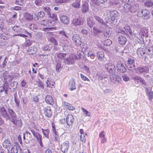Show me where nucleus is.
Wrapping results in <instances>:
<instances>
[{
	"label": "nucleus",
	"mask_w": 153,
	"mask_h": 153,
	"mask_svg": "<svg viewBox=\"0 0 153 153\" xmlns=\"http://www.w3.org/2000/svg\"><path fill=\"white\" fill-rule=\"evenodd\" d=\"M15 125H17L19 127H21L22 125V123L20 119L18 118L16 120L14 119L11 121Z\"/></svg>",
	"instance_id": "obj_27"
},
{
	"label": "nucleus",
	"mask_w": 153,
	"mask_h": 153,
	"mask_svg": "<svg viewBox=\"0 0 153 153\" xmlns=\"http://www.w3.org/2000/svg\"><path fill=\"white\" fill-rule=\"evenodd\" d=\"M45 100L46 102L49 105H53L54 104L53 99L52 97L50 95L46 96Z\"/></svg>",
	"instance_id": "obj_16"
},
{
	"label": "nucleus",
	"mask_w": 153,
	"mask_h": 153,
	"mask_svg": "<svg viewBox=\"0 0 153 153\" xmlns=\"http://www.w3.org/2000/svg\"><path fill=\"white\" fill-rule=\"evenodd\" d=\"M42 3V0H36L35 1V4L37 6H40Z\"/></svg>",
	"instance_id": "obj_51"
},
{
	"label": "nucleus",
	"mask_w": 153,
	"mask_h": 153,
	"mask_svg": "<svg viewBox=\"0 0 153 153\" xmlns=\"http://www.w3.org/2000/svg\"><path fill=\"white\" fill-rule=\"evenodd\" d=\"M112 43V41L109 39L106 40L104 42V45L106 46H108L110 45Z\"/></svg>",
	"instance_id": "obj_48"
},
{
	"label": "nucleus",
	"mask_w": 153,
	"mask_h": 153,
	"mask_svg": "<svg viewBox=\"0 0 153 153\" xmlns=\"http://www.w3.org/2000/svg\"><path fill=\"white\" fill-rule=\"evenodd\" d=\"M74 55H71L70 56L64 60V62L68 64H72L74 62Z\"/></svg>",
	"instance_id": "obj_10"
},
{
	"label": "nucleus",
	"mask_w": 153,
	"mask_h": 153,
	"mask_svg": "<svg viewBox=\"0 0 153 153\" xmlns=\"http://www.w3.org/2000/svg\"><path fill=\"white\" fill-rule=\"evenodd\" d=\"M45 16V14L44 12L43 11H41L38 13L37 17L39 16L40 18H42L44 17Z\"/></svg>",
	"instance_id": "obj_49"
},
{
	"label": "nucleus",
	"mask_w": 153,
	"mask_h": 153,
	"mask_svg": "<svg viewBox=\"0 0 153 153\" xmlns=\"http://www.w3.org/2000/svg\"><path fill=\"white\" fill-rule=\"evenodd\" d=\"M42 131L44 134V135L46 137H47L48 135L49 131L48 129L44 130L43 129H42Z\"/></svg>",
	"instance_id": "obj_46"
},
{
	"label": "nucleus",
	"mask_w": 153,
	"mask_h": 153,
	"mask_svg": "<svg viewBox=\"0 0 153 153\" xmlns=\"http://www.w3.org/2000/svg\"><path fill=\"white\" fill-rule=\"evenodd\" d=\"M59 42L61 44H62L63 49L64 51L68 52L69 50V47L66 43H64L62 40H60Z\"/></svg>",
	"instance_id": "obj_25"
},
{
	"label": "nucleus",
	"mask_w": 153,
	"mask_h": 153,
	"mask_svg": "<svg viewBox=\"0 0 153 153\" xmlns=\"http://www.w3.org/2000/svg\"><path fill=\"white\" fill-rule=\"evenodd\" d=\"M105 67L107 71L110 73H113L114 71H115L114 66L111 63L105 64Z\"/></svg>",
	"instance_id": "obj_7"
},
{
	"label": "nucleus",
	"mask_w": 153,
	"mask_h": 153,
	"mask_svg": "<svg viewBox=\"0 0 153 153\" xmlns=\"http://www.w3.org/2000/svg\"><path fill=\"white\" fill-rule=\"evenodd\" d=\"M40 24L44 26L47 27L46 28H43V30L46 31V30L52 29L51 22V20L49 19L43 20L40 22Z\"/></svg>",
	"instance_id": "obj_1"
},
{
	"label": "nucleus",
	"mask_w": 153,
	"mask_h": 153,
	"mask_svg": "<svg viewBox=\"0 0 153 153\" xmlns=\"http://www.w3.org/2000/svg\"><path fill=\"white\" fill-rule=\"evenodd\" d=\"M2 145L4 147L8 150L10 149L12 145L10 141L8 140H5L2 143Z\"/></svg>",
	"instance_id": "obj_23"
},
{
	"label": "nucleus",
	"mask_w": 153,
	"mask_h": 153,
	"mask_svg": "<svg viewBox=\"0 0 153 153\" xmlns=\"http://www.w3.org/2000/svg\"><path fill=\"white\" fill-rule=\"evenodd\" d=\"M104 35L106 37H109L110 36L109 31L107 30H105L104 32Z\"/></svg>",
	"instance_id": "obj_56"
},
{
	"label": "nucleus",
	"mask_w": 153,
	"mask_h": 153,
	"mask_svg": "<svg viewBox=\"0 0 153 153\" xmlns=\"http://www.w3.org/2000/svg\"><path fill=\"white\" fill-rule=\"evenodd\" d=\"M25 16L27 20H31L33 19V16L28 13H26L25 14Z\"/></svg>",
	"instance_id": "obj_40"
},
{
	"label": "nucleus",
	"mask_w": 153,
	"mask_h": 153,
	"mask_svg": "<svg viewBox=\"0 0 153 153\" xmlns=\"http://www.w3.org/2000/svg\"><path fill=\"white\" fill-rule=\"evenodd\" d=\"M50 16L49 15L48 16V17L49 18L53 20H57L58 19L57 16L56 14H50Z\"/></svg>",
	"instance_id": "obj_42"
},
{
	"label": "nucleus",
	"mask_w": 153,
	"mask_h": 153,
	"mask_svg": "<svg viewBox=\"0 0 153 153\" xmlns=\"http://www.w3.org/2000/svg\"><path fill=\"white\" fill-rule=\"evenodd\" d=\"M142 10L143 15V18L145 19H147L149 14V10L146 9H144Z\"/></svg>",
	"instance_id": "obj_30"
},
{
	"label": "nucleus",
	"mask_w": 153,
	"mask_h": 153,
	"mask_svg": "<svg viewBox=\"0 0 153 153\" xmlns=\"http://www.w3.org/2000/svg\"><path fill=\"white\" fill-rule=\"evenodd\" d=\"M145 7H149L153 6V1L151 0H142Z\"/></svg>",
	"instance_id": "obj_18"
},
{
	"label": "nucleus",
	"mask_w": 153,
	"mask_h": 153,
	"mask_svg": "<svg viewBox=\"0 0 153 153\" xmlns=\"http://www.w3.org/2000/svg\"><path fill=\"white\" fill-rule=\"evenodd\" d=\"M50 40L51 42L54 44L56 45H58V43L56 40L53 37L51 38L50 39Z\"/></svg>",
	"instance_id": "obj_53"
},
{
	"label": "nucleus",
	"mask_w": 153,
	"mask_h": 153,
	"mask_svg": "<svg viewBox=\"0 0 153 153\" xmlns=\"http://www.w3.org/2000/svg\"><path fill=\"white\" fill-rule=\"evenodd\" d=\"M66 53H59L57 54L58 58L61 59H64L66 56Z\"/></svg>",
	"instance_id": "obj_41"
},
{
	"label": "nucleus",
	"mask_w": 153,
	"mask_h": 153,
	"mask_svg": "<svg viewBox=\"0 0 153 153\" xmlns=\"http://www.w3.org/2000/svg\"><path fill=\"white\" fill-rule=\"evenodd\" d=\"M110 17L111 21L114 20L115 17L118 16V12L116 10L109 11Z\"/></svg>",
	"instance_id": "obj_13"
},
{
	"label": "nucleus",
	"mask_w": 153,
	"mask_h": 153,
	"mask_svg": "<svg viewBox=\"0 0 153 153\" xmlns=\"http://www.w3.org/2000/svg\"><path fill=\"white\" fill-rule=\"evenodd\" d=\"M97 56L99 59L102 60L104 57V53L102 51H98L97 53Z\"/></svg>",
	"instance_id": "obj_33"
},
{
	"label": "nucleus",
	"mask_w": 153,
	"mask_h": 153,
	"mask_svg": "<svg viewBox=\"0 0 153 153\" xmlns=\"http://www.w3.org/2000/svg\"><path fill=\"white\" fill-rule=\"evenodd\" d=\"M60 20L65 24H68L69 23V17L66 16L62 15L60 17Z\"/></svg>",
	"instance_id": "obj_15"
},
{
	"label": "nucleus",
	"mask_w": 153,
	"mask_h": 153,
	"mask_svg": "<svg viewBox=\"0 0 153 153\" xmlns=\"http://www.w3.org/2000/svg\"><path fill=\"white\" fill-rule=\"evenodd\" d=\"M5 76H4V78L6 82H11L13 79V77L9 75H7V76L5 75Z\"/></svg>",
	"instance_id": "obj_39"
},
{
	"label": "nucleus",
	"mask_w": 153,
	"mask_h": 153,
	"mask_svg": "<svg viewBox=\"0 0 153 153\" xmlns=\"http://www.w3.org/2000/svg\"><path fill=\"white\" fill-rule=\"evenodd\" d=\"M56 70L58 71H60L61 68V65L60 64H58L56 66Z\"/></svg>",
	"instance_id": "obj_58"
},
{
	"label": "nucleus",
	"mask_w": 153,
	"mask_h": 153,
	"mask_svg": "<svg viewBox=\"0 0 153 153\" xmlns=\"http://www.w3.org/2000/svg\"><path fill=\"white\" fill-rule=\"evenodd\" d=\"M81 77L82 79L84 81L87 80L89 81H90L89 79L88 78L82 74H81Z\"/></svg>",
	"instance_id": "obj_60"
},
{
	"label": "nucleus",
	"mask_w": 153,
	"mask_h": 153,
	"mask_svg": "<svg viewBox=\"0 0 153 153\" xmlns=\"http://www.w3.org/2000/svg\"><path fill=\"white\" fill-rule=\"evenodd\" d=\"M139 9V4H133L131 7V12L134 13Z\"/></svg>",
	"instance_id": "obj_28"
},
{
	"label": "nucleus",
	"mask_w": 153,
	"mask_h": 153,
	"mask_svg": "<svg viewBox=\"0 0 153 153\" xmlns=\"http://www.w3.org/2000/svg\"><path fill=\"white\" fill-rule=\"evenodd\" d=\"M37 51V48L35 46H32L29 48L27 50V52L29 54H33Z\"/></svg>",
	"instance_id": "obj_24"
},
{
	"label": "nucleus",
	"mask_w": 153,
	"mask_h": 153,
	"mask_svg": "<svg viewBox=\"0 0 153 153\" xmlns=\"http://www.w3.org/2000/svg\"><path fill=\"white\" fill-rule=\"evenodd\" d=\"M131 5L130 4H126L123 7L122 10L126 13L131 12Z\"/></svg>",
	"instance_id": "obj_26"
},
{
	"label": "nucleus",
	"mask_w": 153,
	"mask_h": 153,
	"mask_svg": "<svg viewBox=\"0 0 153 153\" xmlns=\"http://www.w3.org/2000/svg\"><path fill=\"white\" fill-rule=\"evenodd\" d=\"M134 79L135 80H137V82H140L143 84H145L146 83L145 81L140 76H135Z\"/></svg>",
	"instance_id": "obj_35"
},
{
	"label": "nucleus",
	"mask_w": 153,
	"mask_h": 153,
	"mask_svg": "<svg viewBox=\"0 0 153 153\" xmlns=\"http://www.w3.org/2000/svg\"><path fill=\"white\" fill-rule=\"evenodd\" d=\"M75 84V83L74 79H71L70 80L69 85L70 86V89L71 91H72L76 89Z\"/></svg>",
	"instance_id": "obj_32"
},
{
	"label": "nucleus",
	"mask_w": 153,
	"mask_h": 153,
	"mask_svg": "<svg viewBox=\"0 0 153 153\" xmlns=\"http://www.w3.org/2000/svg\"><path fill=\"white\" fill-rule=\"evenodd\" d=\"M0 115L6 119H10L9 114L7 113L5 108L3 106L0 107Z\"/></svg>",
	"instance_id": "obj_4"
},
{
	"label": "nucleus",
	"mask_w": 153,
	"mask_h": 153,
	"mask_svg": "<svg viewBox=\"0 0 153 153\" xmlns=\"http://www.w3.org/2000/svg\"><path fill=\"white\" fill-rule=\"evenodd\" d=\"M31 131L33 134V135L36 138L37 141H39V143L41 146L42 144V136L39 133L36 132L32 130H31Z\"/></svg>",
	"instance_id": "obj_9"
},
{
	"label": "nucleus",
	"mask_w": 153,
	"mask_h": 153,
	"mask_svg": "<svg viewBox=\"0 0 153 153\" xmlns=\"http://www.w3.org/2000/svg\"><path fill=\"white\" fill-rule=\"evenodd\" d=\"M145 49L143 48H138L137 51V53L138 55H143L145 53Z\"/></svg>",
	"instance_id": "obj_36"
},
{
	"label": "nucleus",
	"mask_w": 153,
	"mask_h": 153,
	"mask_svg": "<svg viewBox=\"0 0 153 153\" xmlns=\"http://www.w3.org/2000/svg\"><path fill=\"white\" fill-rule=\"evenodd\" d=\"M44 113L45 115L48 117H50L52 115V112L51 108L49 107H47L44 109Z\"/></svg>",
	"instance_id": "obj_14"
},
{
	"label": "nucleus",
	"mask_w": 153,
	"mask_h": 153,
	"mask_svg": "<svg viewBox=\"0 0 153 153\" xmlns=\"http://www.w3.org/2000/svg\"><path fill=\"white\" fill-rule=\"evenodd\" d=\"M94 17L95 20L97 21L100 24L104 26L105 27L108 26L107 23H108V22H104V20L100 17L97 16L95 15Z\"/></svg>",
	"instance_id": "obj_5"
},
{
	"label": "nucleus",
	"mask_w": 153,
	"mask_h": 153,
	"mask_svg": "<svg viewBox=\"0 0 153 153\" xmlns=\"http://www.w3.org/2000/svg\"><path fill=\"white\" fill-rule=\"evenodd\" d=\"M81 0H75L72 3V6L76 8H79Z\"/></svg>",
	"instance_id": "obj_31"
},
{
	"label": "nucleus",
	"mask_w": 153,
	"mask_h": 153,
	"mask_svg": "<svg viewBox=\"0 0 153 153\" xmlns=\"http://www.w3.org/2000/svg\"><path fill=\"white\" fill-rule=\"evenodd\" d=\"M85 137V136L84 134H81L80 140H81L83 143H85L86 141V138Z\"/></svg>",
	"instance_id": "obj_54"
},
{
	"label": "nucleus",
	"mask_w": 153,
	"mask_h": 153,
	"mask_svg": "<svg viewBox=\"0 0 153 153\" xmlns=\"http://www.w3.org/2000/svg\"><path fill=\"white\" fill-rule=\"evenodd\" d=\"M87 25L90 27H92L95 23L93 19L92 18L91 16L87 17L86 19Z\"/></svg>",
	"instance_id": "obj_22"
},
{
	"label": "nucleus",
	"mask_w": 153,
	"mask_h": 153,
	"mask_svg": "<svg viewBox=\"0 0 153 153\" xmlns=\"http://www.w3.org/2000/svg\"><path fill=\"white\" fill-rule=\"evenodd\" d=\"M118 41L121 45H124L126 42V39L123 35H120L118 37Z\"/></svg>",
	"instance_id": "obj_20"
},
{
	"label": "nucleus",
	"mask_w": 153,
	"mask_h": 153,
	"mask_svg": "<svg viewBox=\"0 0 153 153\" xmlns=\"http://www.w3.org/2000/svg\"><path fill=\"white\" fill-rule=\"evenodd\" d=\"M81 32L84 34L87 35L88 33L87 30L85 29H82L81 31Z\"/></svg>",
	"instance_id": "obj_64"
},
{
	"label": "nucleus",
	"mask_w": 153,
	"mask_h": 153,
	"mask_svg": "<svg viewBox=\"0 0 153 153\" xmlns=\"http://www.w3.org/2000/svg\"><path fill=\"white\" fill-rule=\"evenodd\" d=\"M9 115V117H10L9 119H6V120H10L11 121L16 118V115L15 114L14 111L12 109H9L8 110Z\"/></svg>",
	"instance_id": "obj_12"
},
{
	"label": "nucleus",
	"mask_w": 153,
	"mask_h": 153,
	"mask_svg": "<svg viewBox=\"0 0 153 153\" xmlns=\"http://www.w3.org/2000/svg\"><path fill=\"white\" fill-rule=\"evenodd\" d=\"M4 20L3 19H0V28L1 30H2L4 29Z\"/></svg>",
	"instance_id": "obj_47"
},
{
	"label": "nucleus",
	"mask_w": 153,
	"mask_h": 153,
	"mask_svg": "<svg viewBox=\"0 0 153 153\" xmlns=\"http://www.w3.org/2000/svg\"><path fill=\"white\" fill-rule=\"evenodd\" d=\"M30 28L32 30L36 29L37 27L36 25L34 24H31L30 26Z\"/></svg>",
	"instance_id": "obj_59"
},
{
	"label": "nucleus",
	"mask_w": 153,
	"mask_h": 153,
	"mask_svg": "<svg viewBox=\"0 0 153 153\" xmlns=\"http://www.w3.org/2000/svg\"><path fill=\"white\" fill-rule=\"evenodd\" d=\"M99 136L100 138L105 137V133L104 131H101L99 134Z\"/></svg>",
	"instance_id": "obj_57"
},
{
	"label": "nucleus",
	"mask_w": 153,
	"mask_h": 153,
	"mask_svg": "<svg viewBox=\"0 0 153 153\" xmlns=\"http://www.w3.org/2000/svg\"><path fill=\"white\" fill-rule=\"evenodd\" d=\"M117 68L120 72L123 73L126 72V69L123 64L120 61H118L117 65Z\"/></svg>",
	"instance_id": "obj_3"
},
{
	"label": "nucleus",
	"mask_w": 153,
	"mask_h": 153,
	"mask_svg": "<svg viewBox=\"0 0 153 153\" xmlns=\"http://www.w3.org/2000/svg\"><path fill=\"white\" fill-rule=\"evenodd\" d=\"M110 78L111 81L115 84L120 82L122 80L121 78L119 76L114 74L111 75Z\"/></svg>",
	"instance_id": "obj_2"
},
{
	"label": "nucleus",
	"mask_w": 153,
	"mask_h": 153,
	"mask_svg": "<svg viewBox=\"0 0 153 153\" xmlns=\"http://www.w3.org/2000/svg\"><path fill=\"white\" fill-rule=\"evenodd\" d=\"M134 60L131 58H129L127 61L128 65L134 64Z\"/></svg>",
	"instance_id": "obj_63"
},
{
	"label": "nucleus",
	"mask_w": 153,
	"mask_h": 153,
	"mask_svg": "<svg viewBox=\"0 0 153 153\" xmlns=\"http://www.w3.org/2000/svg\"><path fill=\"white\" fill-rule=\"evenodd\" d=\"M20 146L19 145L13 146L11 149L10 153H17Z\"/></svg>",
	"instance_id": "obj_29"
},
{
	"label": "nucleus",
	"mask_w": 153,
	"mask_h": 153,
	"mask_svg": "<svg viewBox=\"0 0 153 153\" xmlns=\"http://www.w3.org/2000/svg\"><path fill=\"white\" fill-rule=\"evenodd\" d=\"M127 66L129 68H130L129 70H132L133 68H134V64L128 65Z\"/></svg>",
	"instance_id": "obj_62"
},
{
	"label": "nucleus",
	"mask_w": 153,
	"mask_h": 153,
	"mask_svg": "<svg viewBox=\"0 0 153 153\" xmlns=\"http://www.w3.org/2000/svg\"><path fill=\"white\" fill-rule=\"evenodd\" d=\"M46 83L47 85V86L48 87H50L51 85L53 86L55 82H53L52 81H49L48 80H47Z\"/></svg>",
	"instance_id": "obj_50"
},
{
	"label": "nucleus",
	"mask_w": 153,
	"mask_h": 153,
	"mask_svg": "<svg viewBox=\"0 0 153 153\" xmlns=\"http://www.w3.org/2000/svg\"><path fill=\"white\" fill-rule=\"evenodd\" d=\"M81 109L82 111L83 115L85 117H90V116L91 114L90 112H88V111H87L86 109L84 108L83 107H82L81 108Z\"/></svg>",
	"instance_id": "obj_37"
},
{
	"label": "nucleus",
	"mask_w": 153,
	"mask_h": 153,
	"mask_svg": "<svg viewBox=\"0 0 153 153\" xmlns=\"http://www.w3.org/2000/svg\"><path fill=\"white\" fill-rule=\"evenodd\" d=\"M72 40L74 43L76 45H81L82 43L81 39L79 35H74L72 37Z\"/></svg>",
	"instance_id": "obj_6"
},
{
	"label": "nucleus",
	"mask_w": 153,
	"mask_h": 153,
	"mask_svg": "<svg viewBox=\"0 0 153 153\" xmlns=\"http://www.w3.org/2000/svg\"><path fill=\"white\" fill-rule=\"evenodd\" d=\"M135 71L137 73L141 74L144 72L147 73L149 69L146 67L144 68L140 67L135 69Z\"/></svg>",
	"instance_id": "obj_17"
},
{
	"label": "nucleus",
	"mask_w": 153,
	"mask_h": 153,
	"mask_svg": "<svg viewBox=\"0 0 153 153\" xmlns=\"http://www.w3.org/2000/svg\"><path fill=\"white\" fill-rule=\"evenodd\" d=\"M35 84L37 85L38 87H40L43 89H44V85L41 81H36Z\"/></svg>",
	"instance_id": "obj_44"
},
{
	"label": "nucleus",
	"mask_w": 153,
	"mask_h": 153,
	"mask_svg": "<svg viewBox=\"0 0 153 153\" xmlns=\"http://www.w3.org/2000/svg\"><path fill=\"white\" fill-rule=\"evenodd\" d=\"M63 104L64 106L69 110H73L75 109L74 107L67 102H64Z\"/></svg>",
	"instance_id": "obj_34"
},
{
	"label": "nucleus",
	"mask_w": 153,
	"mask_h": 153,
	"mask_svg": "<svg viewBox=\"0 0 153 153\" xmlns=\"http://www.w3.org/2000/svg\"><path fill=\"white\" fill-rule=\"evenodd\" d=\"M72 24L75 26L83 24V20L81 18L74 19L72 21Z\"/></svg>",
	"instance_id": "obj_19"
},
{
	"label": "nucleus",
	"mask_w": 153,
	"mask_h": 153,
	"mask_svg": "<svg viewBox=\"0 0 153 153\" xmlns=\"http://www.w3.org/2000/svg\"><path fill=\"white\" fill-rule=\"evenodd\" d=\"M147 94L149 100L152 101V99L153 100V91L152 92L148 93Z\"/></svg>",
	"instance_id": "obj_45"
},
{
	"label": "nucleus",
	"mask_w": 153,
	"mask_h": 153,
	"mask_svg": "<svg viewBox=\"0 0 153 153\" xmlns=\"http://www.w3.org/2000/svg\"><path fill=\"white\" fill-rule=\"evenodd\" d=\"M123 79L125 81H128L129 80V77L127 75L124 74L123 76Z\"/></svg>",
	"instance_id": "obj_55"
},
{
	"label": "nucleus",
	"mask_w": 153,
	"mask_h": 153,
	"mask_svg": "<svg viewBox=\"0 0 153 153\" xmlns=\"http://www.w3.org/2000/svg\"><path fill=\"white\" fill-rule=\"evenodd\" d=\"M67 0H55V2L56 3H66L67 2Z\"/></svg>",
	"instance_id": "obj_52"
},
{
	"label": "nucleus",
	"mask_w": 153,
	"mask_h": 153,
	"mask_svg": "<svg viewBox=\"0 0 153 153\" xmlns=\"http://www.w3.org/2000/svg\"><path fill=\"white\" fill-rule=\"evenodd\" d=\"M43 10L47 13V15L50 16V14L51 13V9L48 7H43L42 8Z\"/></svg>",
	"instance_id": "obj_38"
},
{
	"label": "nucleus",
	"mask_w": 153,
	"mask_h": 153,
	"mask_svg": "<svg viewBox=\"0 0 153 153\" xmlns=\"http://www.w3.org/2000/svg\"><path fill=\"white\" fill-rule=\"evenodd\" d=\"M26 82L24 80H23L22 81L21 83V85L22 87H26Z\"/></svg>",
	"instance_id": "obj_61"
},
{
	"label": "nucleus",
	"mask_w": 153,
	"mask_h": 153,
	"mask_svg": "<svg viewBox=\"0 0 153 153\" xmlns=\"http://www.w3.org/2000/svg\"><path fill=\"white\" fill-rule=\"evenodd\" d=\"M59 34L62 36H64L68 38H69V34L66 33L64 30L60 31L59 32Z\"/></svg>",
	"instance_id": "obj_43"
},
{
	"label": "nucleus",
	"mask_w": 153,
	"mask_h": 153,
	"mask_svg": "<svg viewBox=\"0 0 153 153\" xmlns=\"http://www.w3.org/2000/svg\"><path fill=\"white\" fill-rule=\"evenodd\" d=\"M89 10V7L87 3L84 2L83 3L82 6L81 11L82 13H85Z\"/></svg>",
	"instance_id": "obj_21"
},
{
	"label": "nucleus",
	"mask_w": 153,
	"mask_h": 153,
	"mask_svg": "<svg viewBox=\"0 0 153 153\" xmlns=\"http://www.w3.org/2000/svg\"><path fill=\"white\" fill-rule=\"evenodd\" d=\"M69 143L66 141L63 143L61 145V149L62 152L64 153L67 152L69 147Z\"/></svg>",
	"instance_id": "obj_8"
},
{
	"label": "nucleus",
	"mask_w": 153,
	"mask_h": 153,
	"mask_svg": "<svg viewBox=\"0 0 153 153\" xmlns=\"http://www.w3.org/2000/svg\"><path fill=\"white\" fill-rule=\"evenodd\" d=\"M74 119L72 115H68L66 118V123L68 125L71 126L72 125Z\"/></svg>",
	"instance_id": "obj_11"
}]
</instances>
